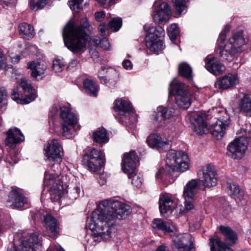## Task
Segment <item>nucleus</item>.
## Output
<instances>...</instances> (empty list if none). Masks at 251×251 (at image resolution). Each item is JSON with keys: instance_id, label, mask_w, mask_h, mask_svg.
Instances as JSON below:
<instances>
[{"instance_id": "obj_1", "label": "nucleus", "mask_w": 251, "mask_h": 251, "mask_svg": "<svg viewBox=\"0 0 251 251\" xmlns=\"http://www.w3.org/2000/svg\"><path fill=\"white\" fill-rule=\"evenodd\" d=\"M131 212L130 206L119 201L112 199L102 201L93 212V220L97 225V231H102L101 228L104 223L107 226H105L107 230L109 229L108 227L114 228L117 219H125Z\"/></svg>"}, {"instance_id": "obj_2", "label": "nucleus", "mask_w": 251, "mask_h": 251, "mask_svg": "<svg viewBox=\"0 0 251 251\" xmlns=\"http://www.w3.org/2000/svg\"><path fill=\"white\" fill-rule=\"evenodd\" d=\"M90 27L87 18L81 19L78 25L68 24L62 32L65 46L74 53H82L86 49V45L91 37L87 33Z\"/></svg>"}, {"instance_id": "obj_3", "label": "nucleus", "mask_w": 251, "mask_h": 251, "mask_svg": "<svg viewBox=\"0 0 251 251\" xmlns=\"http://www.w3.org/2000/svg\"><path fill=\"white\" fill-rule=\"evenodd\" d=\"M166 165L156 174V178L165 180L167 177L173 176L175 171L183 172L189 168L188 157L184 152L174 150L169 151L166 154Z\"/></svg>"}, {"instance_id": "obj_4", "label": "nucleus", "mask_w": 251, "mask_h": 251, "mask_svg": "<svg viewBox=\"0 0 251 251\" xmlns=\"http://www.w3.org/2000/svg\"><path fill=\"white\" fill-rule=\"evenodd\" d=\"M60 110V116L63 123L62 124V133L64 136L67 138L72 137L75 130L78 129L77 126L78 120L76 116L71 112V109L66 106L51 107L49 115L50 118L57 115Z\"/></svg>"}, {"instance_id": "obj_5", "label": "nucleus", "mask_w": 251, "mask_h": 251, "mask_svg": "<svg viewBox=\"0 0 251 251\" xmlns=\"http://www.w3.org/2000/svg\"><path fill=\"white\" fill-rule=\"evenodd\" d=\"M169 96L175 97L176 104L178 107L188 108L191 103V95L188 91V87L184 83L179 82H172L169 86Z\"/></svg>"}, {"instance_id": "obj_6", "label": "nucleus", "mask_w": 251, "mask_h": 251, "mask_svg": "<svg viewBox=\"0 0 251 251\" xmlns=\"http://www.w3.org/2000/svg\"><path fill=\"white\" fill-rule=\"evenodd\" d=\"M62 177L54 173L52 170L45 172L44 185L49 187L50 199L52 201H58L63 193Z\"/></svg>"}, {"instance_id": "obj_7", "label": "nucleus", "mask_w": 251, "mask_h": 251, "mask_svg": "<svg viewBox=\"0 0 251 251\" xmlns=\"http://www.w3.org/2000/svg\"><path fill=\"white\" fill-rule=\"evenodd\" d=\"M147 33L149 39L146 42L147 48L151 51L157 52L163 50L164 46L163 42L158 39L159 37L164 36L165 32L163 29L159 26H144Z\"/></svg>"}, {"instance_id": "obj_8", "label": "nucleus", "mask_w": 251, "mask_h": 251, "mask_svg": "<svg viewBox=\"0 0 251 251\" xmlns=\"http://www.w3.org/2000/svg\"><path fill=\"white\" fill-rule=\"evenodd\" d=\"M104 158L100 150L92 148L86 151L83 156L82 163L88 170L97 171L103 165Z\"/></svg>"}, {"instance_id": "obj_9", "label": "nucleus", "mask_w": 251, "mask_h": 251, "mask_svg": "<svg viewBox=\"0 0 251 251\" xmlns=\"http://www.w3.org/2000/svg\"><path fill=\"white\" fill-rule=\"evenodd\" d=\"M171 248L173 251H195L192 238L188 233L179 234L172 236Z\"/></svg>"}, {"instance_id": "obj_10", "label": "nucleus", "mask_w": 251, "mask_h": 251, "mask_svg": "<svg viewBox=\"0 0 251 251\" xmlns=\"http://www.w3.org/2000/svg\"><path fill=\"white\" fill-rule=\"evenodd\" d=\"M154 6L155 10L152 15L154 22L158 24L166 23L169 19L171 13L168 4L159 0L154 3Z\"/></svg>"}, {"instance_id": "obj_11", "label": "nucleus", "mask_w": 251, "mask_h": 251, "mask_svg": "<svg viewBox=\"0 0 251 251\" xmlns=\"http://www.w3.org/2000/svg\"><path fill=\"white\" fill-rule=\"evenodd\" d=\"M216 172L214 166L207 164L202 168V174L199 175V180L205 187L210 188L217 183Z\"/></svg>"}, {"instance_id": "obj_12", "label": "nucleus", "mask_w": 251, "mask_h": 251, "mask_svg": "<svg viewBox=\"0 0 251 251\" xmlns=\"http://www.w3.org/2000/svg\"><path fill=\"white\" fill-rule=\"evenodd\" d=\"M227 149L233 158H241L247 149V141L244 137H239L230 143Z\"/></svg>"}, {"instance_id": "obj_13", "label": "nucleus", "mask_w": 251, "mask_h": 251, "mask_svg": "<svg viewBox=\"0 0 251 251\" xmlns=\"http://www.w3.org/2000/svg\"><path fill=\"white\" fill-rule=\"evenodd\" d=\"M41 241L38 235L30 233L23 236L19 251H35L36 248L41 245Z\"/></svg>"}, {"instance_id": "obj_14", "label": "nucleus", "mask_w": 251, "mask_h": 251, "mask_svg": "<svg viewBox=\"0 0 251 251\" xmlns=\"http://www.w3.org/2000/svg\"><path fill=\"white\" fill-rule=\"evenodd\" d=\"M62 147L56 139H52L49 141L44 148L45 155L49 160H61Z\"/></svg>"}, {"instance_id": "obj_15", "label": "nucleus", "mask_w": 251, "mask_h": 251, "mask_svg": "<svg viewBox=\"0 0 251 251\" xmlns=\"http://www.w3.org/2000/svg\"><path fill=\"white\" fill-rule=\"evenodd\" d=\"M114 110L118 112L115 118L120 123L124 122L123 118L126 114H130L133 112V108L131 103L122 99L115 100L114 105Z\"/></svg>"}, {"instance_id": "obj_16", "label": "nucleus", "mask_w": 251, "mask_h": 251, "mask_svg": "<svg viewBox=\"0 0 251 251\" xmlns=\"http://www.w3.org/2000/svg\"><path fill=\"white\" fill-rule=\"evenodd\" d=\"M138 157L135 151H132L124 154L122 167L123 171L130 176V174L134 173L136 166Z\"/></svg>"}, {"instance_id": "obj_17", "label": "nucleus", "mask_w": 251, "mask_h": 251, "mask_svg": "<svg viewBox=\"0 0 251 251\" xmlns=\"http://www.w3.org/2000/svg\"><path fill=\"white\" fill-rule=\"evenodd\" d=\"M230 123L229 118H221L213 125L211 126L210 132L216 139H221L225 132L226 127Z\"/></svg>"}, {"instance_id": "obj_18", "label": "nucleus", "mask_w": 251, "mask_h": 251, "mask_svg": "<svg viewBox=\"0 0 251 251\" xmlns=\"http://www.w3.org/2000/svg\"><path fill=\"white\" fill-rule=\"evenodd\" d=\"M238 83L237 75L229 73L217 79L215 86L220 89L226 90L235 86Z\"/></svg>"}, {"instance_id": "obj_19", "label": "nucleus", "mask_w": 251, "mask_h": 251, "mask_svg": "<svg viewBox=\"0 0 251 251\" xmlns=\"http://www.w3.org/2000/svg\"><path fill=\"white\" fill-rule=\"evenodd\" d=\"M103 226L101 229L102 231L99 232L97 231V225L95 224V221L93 220V213H92L91 217V223L90 224V228L93 230L94 233V241L96 242H100L101 240L106 241L110 237V234L113 230V228L111 227H108L109 229L107 230L105 226H107L105 223L102 224Z\"/></svg>"}, {"instance_id": "obj_20", "label": "nucleus", "mask_w": 251, "mask_h": 251, "mask_svg": "<svg viewBox=\"0 0 251 251\" xmlns=\"http://www.w3.org/2000/svg\"><path fill=\"white\" fill-rule=\"evenodd\" d=\"M24 140V136L18 128L12 127L10 128L7 133L5 144L11 148L14 147L15 145Z\"/></svg>"}, {"instance_id": "obj_21", "label": "nucleus", "mask_w": 251, "mask_h": 251, "mask_svg": "<svg viewBox=\"0 0 251 251\" xmlns=\"http://www.w3.org/2000/svg\"><path fill=\"white\" fill-rule=\"evenodd\" d=\"M44 226L50 237H54L59 233V224L57 220L50 214H47L44 218Z\"/></svg>"}, {"instance_id": "obj_22", "label": "nucleus", "mask_w": 251, "mask_h": 251, "mask_svg": "<svg viewBox=\"0 0 251 251\" xmlns=\"http://www.w3.org/2000/svg\"><path fill=\"white\" fill-rule=\"evenodd\" d=\"M205 62L207 70L215 75H219L225 71V67L216 58L207 57Z\"/></svg>"}, {"instance_id": "obj_23", "label": "nucleus", "mask_w": 251, "mask_h": 251, "mask_svg": "<svg viewBox=\"0 0 251 251\" xmlns=\"http://www.w3.org/2000/svg\"><path fill=\"white\" fill-rule=\"evenodd\" d=\"M28 68L31 71V76L36 80H40L44 76L47 65L44 62L32 61L28 63Z\"/></svg>"}, {"instance_id": "obj_24", "label": "nucleus", "mask_w": 251, "mask_h": 251, "mask_svg": "<svg viewBox=\"0 0 251 251\" xmlns=\"http://www.w3.org/2000/svg\"><path fill=\"white\" fill-rule=\"evenodd\" d=\"M146 142L150 147L156 149H168L170 144V141H162L161 138L156 134L150 135Z\"/></svg>"}, {"instance_id": "obj_25", "label": "nucleus", "mask_w": 251, "mask_h": 251, "mask_svg": "<svg viewBox=\"0 0 251 251\" xmlns=\"http://www.w3.org/2000/svg\"><path fill=\"white\" fill-rule=\"evenodd\" d=\"M20 86L22 88L25 92H27L26 97L23 99V101L24 103H28L34 100L36 97V91L33 89L32 86L29 81L25 78H21L20 80Z\"/></svg>"}, {"instance_id": "obj_26", "label": "nucleus", "mask_w": 251, "mask_h": 251, "mask_svg": "<svg viewBox=\"0 0 251 251\" xmlns=\"http://www.w3.org/2000/svg\"><path fill=\"white\" fill-rule=\"evenodd\" d=\"M191 120L193 125V129L197 134L202 135L207 129L206 124L203 117L199 113H195L191 117Z\"/></svg>"}, {"instance_id": "obj_27", "label": "nucleus", "mask_w": 251, "mask_h": 251, "mask_svg": "<svg viewBox=\"0 0 251 251\" xmlns=\"http://www.w3.org/2000/svg\"><path fill=\"white\" fill-rule=\"evenodd\" d=\"M159 210L162 216L167 217L171 214L174 207L173 200L168 197L162 196L159 201Z\"/></svg>"}, {"instance_id": "obj_28", "label": "nucleus", "mask_w": 251, "mask_h": 251, "mask_svg": "<svg viewBox=\"0 0 251 251\" xmlns=\"http://www.w3.org/2000/svg\"><path fill=\"white\" fill-rule=\"evenodd\" d=\"M9 201L14 207L17 208L24 206L27 202V199L23 195L16 190H13L10 193Z\"/></svg>"}, {"instance_id": "obj_29", "label": "nucleus", "mask_w": 251, "mask_h": 251, "mask_svg": "<svg viewBox=\"0 0 251 251\" xmlns=\"http://www.w3.org/2000/svg\"><path fill=\"white\" fill-rule=\"evenodd\" d=\"M152 226L163 231L164 233H172L176 229V226L169 222H165L160 219H155L152 222Z\"/></svg>"}, {"instance_id": "obj_30", "label": "nucleus", "mask_w": 251, "mask_h": 251, "mask_svg": "<svg viewBox=\"0 0 251 251\" xmlns=\"http://www.w3.org/2000/svg\"><path fill=\"white\" fill-rule=\"evenodd\" d=\"M227 45L232 46L233 49H236L238 52L241 51V48L246 44L245 39L243 35L242 31H238L234 33L232 36L229 39Z\"/></svg>"}, {"instance_id": "obj_31", "label": "nucleus", "mask_w": 251, "mask_h": 251, "mask_svg": "<svg viewBox=\"0 0 251 251\" xmlns=\"http://www.w3.org/2000/svg\"><path fill=\"white\" fill-rule=\"evenodd\" d=\"M219 231L224 236L226 241L229 245L234 244L237 240L236 233L230 227L220 226L218 227Z\"/></svg>"}, {"instance_id": "obj_32", "label": "nucleus", "mask_w": 251, "mask_h": 251, "mask_svg": "<svg viewBox=\"0 0 251 251\" xmlns=\"http://www.w3.org/2000/svg\"><path fill=\"white\" fill-rule=\"evenodd\" d=\"M218 50H219V53L222 60L229 62L232 61L235 54L238 52L236 49H233L232 46L227 44L223 48H220Z\"/></svg>"}, {"instance_id": "obj_33", "label": "nucleus", "mask_w": 251, "mask_h": 251, "mask_svg": "<svg viewBox=\"0 0 251 251\" xmlns=\"http://www.w3.org/2000/svg\"><path fill=\"white\" fill-rule=\"evenodd\" d=\"M227 192L237 202L241 201L243 198L244 192L237 184L232 182L227 183Z\"/></svg>"}, {"instance_id": "obj_34", "label": "nucleus", "mask_w": 251, "mask_h": 251, "mask_svg": "<svg viewBox=\"0 0 251 251\" xmlns=\"http://www.w3.org/2000/svg\"><path fill=\"white\" fill-rule=\"evenodd\" d=\"M93 141L99 144H106L108 142V133L103 127L97 129L92 135Z\"/></svg>"}, {"instance_id": "obj_35", "label": "nucleus", "mask_w": 251, "mask_h": 251, "mask_svg": "<svg viewBox=\"0 0 251 251\" xmlns=\"http://www.w3.org/2000/svg\"><path fill=\"white\" fill-rule=\"evenodd\" d=\"M199 188V184L197 180L192 179L189 181L184 188L183 197L194 198Z\"/></svg>"}, {"instance_id": "obj_36", "label": "nucleus", "mask_w": 251, "mask_h": 251, "mask_svg": "<svg viewBox=\"0 0 251 251\" xmlns=\"http://www.w3.org/2000/svg\"><path fill=\"white\" fill-rule=\"evenodd\" d=\"M209 245L211 251H233L230 248L222 242L218 237L210 238Z\"/></svg>"}, {"instance_id": "obj_37", "label": "nucleus", "mask_w": 251, "mask_h": 251, "mask_svg": "<svg viewBox=\"0 0 251 251\" xmlns=\"http://www.w3.org/2000/svg\"><path fill=\"white\" fill-rule=\"evenodd\" d=\"M19 30L20 34L24 38L29 39L34 36L35 32L33 27L26 23L20 24Z\"/></svg>"}, {"instance_id": "obj_38", "label": "nucleus", "mask_w": 251, "mask_h": 251, "mask_svg": "<svg viewBox=\"0 0 251 251\" xmlns=\"http://www.w3.org/2000/svg\"><path fill=\"white\" fill-rule=\"evenodd\" d=\"M239 109L241 112L247 116L251 117V98L247 95H244L240 100Z\"/></svg>"}, {"instance_id": "obj_39", "label": "nucleus", "mask_w": 251, "mask_h": 251, "mask_svg": "<svg viewBox=\"0 0 251 251\" xmlns=\"http://www.w3.org/2000/svg\"><path fill=\"white\" fill-rule=\"evenodd\" d=\"M174 110L172 108L159 107L154 119L156 121H162L170 119L173 115Z\"/></svg>"}, {"instance_id": "obj_40", "label": "nucleus", "mask_w": 251, "mask_h": 251, "mask_svg": "<svg viewBox=\"0 0 251 251\" xmlns=\"http://www.w3.org/2000/svg\"><path fill=\"white\" fill-rule=\"evenodd\" d=\"M83 85L88 95L97 96L98 87L93 81L89 79H86L83 81Z\"/></svg>"}, {"instance_id": "obj_41", "label": "nucleus", "mask_w": 251, "mask_h": 251, "mask_svg": "<svg viewBox=\"0 0 251 251\" xmlns=\"http://www.w3.org/2000/svg\"><path fill=\"white\" fill-rule=\"evenodd\" d=\"M178 72L179 75L183 77L190 79L192 77V69L190 66L186 63H181L179 65Z\"/></svg>"}, {"instance_id": "obj_42", "label": "nucleus", "mask_w": 251, "mask_h": 251, "mask_svg": "<svg viewBox=\"0 0 251 251\" xmlns=\"http://www.w3.org/2000/svg\"><path fill=\"white\" fill-rule=\"evenodd\" d=\"M175 8L176 14L180 16L187 8L189 0H172Z\"/></svg>"}, {"instance_id": "obj_43", "label": "nucleus", "mask_w": 251, "mask_h": 251, "mask_svg": "<svg viewBox=\"0 0 251 251\" xmlns=\"http://www.w3.org/2000/svg\"><path fill=\"white\" fill-rule=\"evenodd\" d=\"M50 0H30V8L32 10L37 11L43 8Z\"/></svg>"}, {"instance_id": "obj_44", "label": "nucleus", "mask_w": 251, "mask_h": 251, "mask_svg": "<svg viewBox=\"0 0 251 251\" xmlns=\"http://www.w3.org/2000/svg\"><path fill=\"white\" fill-rule=\"evenodd\" d=\"M93 42L97 47H99L103 50H109L110 44L106 38L103 37L101 39L100 38H95L93 39Z\"/></svg>"}, {"instance_id": "obj_45", "label": "nucleus", "mask_w": 251, "mask_h": 251, "mask_svg": "<svg viewBox=\"0 0 251 251\" xmlns=\"http://www.w3.org/2000/svg\"><path fill=\"white\" fill-rule=\"evenodd\" d=\"M179 34V29L177 24H171L168 27V34L171 40H175Z\"/></svg>"}, {"instance_id": "obj_46", "label": "nucleus", "mask_w": 251, "mask_h": 251, "mask_svg": "<svg viewBox=\"0 0 251 251\" xmlns=\"http://www.w3.org/2000/svg\"><path fill=\"white\" fill-rule=\"evenodd\" d=\"M109 28L113 31H117L122 25V20L121 18H114L108 25Z\"/></svg>"}, {"instance_id": "obj_47", "label": "nucleus", "mask_w": 251, "mask_h": 251, "mask_svg": "<svg viewBox=\"0 0 251 251\" xmlns=\"http://www.w3.org/2000/svg\"><path fill=\"white\" fill-rule=\"evenodd\" d=\"M130 176H128L129 178L131 179V183L137 188L140 187L143 182L142 176L140 175L134 173L130 174Z\"/></svg>"}, {"instance_id": "obj_48", "label": "nucleus", "mask_w": 251, "mask_h": 251, "mask_svg": "<svg viewBox=\"0 0 251 251\" xmlns=\"http://www.w3.org/2000/svg\"><path fill=\"white\" fill-rule=\"evenodd\" d=\"M64 67L65 64L63 60L56 59L53 60L52 67L55 72H61L64 69Z\"/></svg>"}, {"instance_id": "obj_49", "label": "nucleus", "mask_w": 251, "mask_h": 251, "mask_svg": "<svg viewBox=\"0 0 251 251\" xmlns=\"http://www.w3.org/2000/svg\"><path fill=\"white\" fill-rule=\"evenodd\" d=\"M185 201L184 202V207L183 209V212L185 213L188 212L189 211L193 209L195 207V205L194 204V198H190L186 197H184Z\"/></svg>"}, {"instance_id": "obj_50", "label": "nucleus", "mask_w": 251, "mask_h": 251, "mask_svg": "<svg viewBox=\"0 0 251 251\" xmlns=\"http://www.w3.org/2000/svg\"><path fill=\"white\" fill-rule=\"evenodd\" d=\"M72 193L73 194L72 196L75 199H77L80 196H83V192L82 187L79 184L76 185L73 189Z\"/></svg>"}, {"instance_id": "obj_51", "label": "nucleus", "mask_w": 251, "mask_h": 251, "mask_svg": "<svg viewBox=\"0 0 251 251\" xmlns=\"http://www.w3.org/2000/svg\"><path fill=\"white\" fill-rule=\"evenodd\" d=\"M82 2V0H69L68 3L72 10H75L80 8V5Z\"/></svg>"}, {"instance_id": "obj_52", "label": "nucleus", "mask_w": 251, "mask_h": 251, "mask_svg": "<svg viewBox=\"0 0 251 251\" xmlns=\"http://www.w3.org/2000/svg\"><path fill=\"white\" fill-rule=\"evenodd\" d=\"M100 80L101 83H103L109 87H113L115 86L116 84V81L114 80H111L109 79L108 80L107 78L104 76L100 77Z\"/></svg>"}, {"instance_id": "obj_53", "label": "nucleus", "mask_w": 251, "mask_h": 251, "mask_svg": "<svg viewBox=\"0 0 251 251\" xmlns=\"http://www.w3.org/2000/svg\"><path fill=\"white\" fill-rule=\"evenodd\" d=\"M79 65V62L77 60V59H73L69 62L67 67V69L73 71L78 68Z\"/></svg>"}, {"instance_id": "obj_54", "label": "nucleus", "mask_w": 251, "mask_h": 251, "mask_svg": "<svg viewBox=\"0 0 251 251\" xmlns=\"http://www.w3.org/2000/svg\"><path fill=\"white\" fill-rule=\"evenodd\" d=\"M99 29L100 35L103 37L106 35V32L110 29L108 25L102 24L100 25Z\"/></svg>"}, {"instance_id": "obj_55", "label": "nucleus", "mask_w": 251, "mask_h": 251, "mask_svg": "<svg viewBox=\"0 0 251 251\" xmlns=\"http://www.w3.org/2000/svg\"><path fill=\"white\" fill-rule=\"evenodd\" d=\"M122 65L126 70H131L133 67L131 62L128 59L124 60L123 62Z\"/></svg>"}, {"instance_id": "obj_56", "label": "nucleus", "mask_w": 251, "mask_h": 251, "mask_svg": "<svg viewBox=\"0 0 251 251\" xmlns=\"http://www.w3.org/2000/svg\"><path fill=\"white\" fill-rule=\"evenodd\" d=\"M95 18L97 21H100L105 16V13L104 11L97 12L95 14Z\"/></svg>"}, {"instance_id": "obj_57", "label": "nucleus", "mask_w": 251, "mask_h": 251, "mask_svg": "<svg viewBox=\"0 0 251 251\" xmlns=\"http://www.w3.org/2000/svg\"><path fill=\"white\" fill-rule=\"evenodd\" d=\"M11 98L17 101L18 102V100H20L22 101V103L23 104H25L24 101H23V100H21L20 99V95L15 91H13L12 94H11Z\"/></svg>"}, {"instance_id": "obj_58", "label": "nucleus", "mask_w": 251, "mask_h": 251, "mask_svg": "<svg viewBox=\"0 0 251 251\" xmlns=\"http://www.w3.org/2000/svg\"><path fill=\"white\" fill-rule=\"evenodd\" d=\"M242 130H244V134L241 137H244L247 142V139H251V131L247 129H242Z\"/></svg>"}, {"instance_id": "obj_59", "label": "nucleus", "mask_w": 251, "mask_h": 251, "mask_svg": "<svg viewBox=\"0 0 251 251\" xmlns=\"http://www.w3.org/2000/svg\"><path fill=\"white\" fill-rule=\"evenodd\" d=\"M6 160L10 165H12L18 162L19 158L17 157H13L11 156H10L6 158Z\"/></svg>"}, {"instance_id": "obj_60", "label": "nucleus", "mask_w": 251, "mask_h": 251, "mask_svg": "<svg viewBox=\"0 0 251 251\" xmlns=\"http://www.w3.org/2000/svg\"><path fill=\"white\" fill-rule=\"evenodd\" d=\"M89 52L93 59L98 58L99 57V53L96 49H90Z\"/></svg>"}, {"instance_id": "obj_61", "label": "nucleus", "mask_w": 251, "mask_h": 251, "mask_svg": "<svg viewBox=\"0 0 251 251\" xmlns=\"http://www.w3.org/2000/svg\"><path fill=\"white\" fill-rule=\"evenodd\" d=\"M6 67V64L4 61V57L0 49V69L4 68Z\"/></svg>"}, {"instance_id": "obj_62", "label": "nucleus", "mask_w": 251, "mask_h": 251, "mask_svg": "<svg viewBox=\"0 0 251 251\" xmlns=\"http://www.w3.org/2000/svg\"><path fill=\"white\" fill-rule=\"evenodd\" d=\"M226 38V32L225 31H222L219 36V37L218 38V41L220 42L221 43L223 42Z\"/></svg>"}, {"instance_id": "obj_63", "label": "nucleus", "mask_w": 251, "mask_h": 251, "mask_svg": "<svg viewBox=\"0 0 251 251\" xmlns=\"http://www.w3.org/2000/svg\"><path fill=\"white\" fill-rule=\"evenodd\" d=\"M6 92L4 89L0 88V103L2 101L4 96H6Z\"/></svg>"}, {"instance_id": "obj_64", "label": "nucleus", "mask_w": 251, "mask_h": 251, "mask_svg": "<svg viewBox=\"0 0 251 251\" xmlns=\"http://www.w3.org/2000/svg\"><path fill=\"white\" fill-rule=\"evenodd\" d=\"M155 251H170L167 249V247L164 245L159 246Z\"/></svg>"}]
</instances>
